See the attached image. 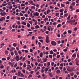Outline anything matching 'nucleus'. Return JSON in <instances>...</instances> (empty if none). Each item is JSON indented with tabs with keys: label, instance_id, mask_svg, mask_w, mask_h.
I'll return each mask as SVG.
<instances>
[{
	"label": "nucleus",
	"instance_id": "58836bf2",
	"mask_svg": "<svg viewBox=\"0 0 79 79\" xmlns=\"http://www.w3.org/2000/svg\"><path fill=\"white\" fill-rule=\"evenodd\" d=\"M61 6H62V7H64L65 5L61 3Z\"/></svg>",
	"mask_w": 79,
	"mask_h": 79
},
{
	"label": "nucleus",
	"instance_id": "a19ab883",
	"mask_svg": "<svg viewBox=\"0 0 79 79\" xmlns=\"http://www.w3.org/2000/svg\"><path fill=\"white\" fill-rule=\"evenodd\" d=\"M17 63H16L14 65V68H16V66H17Z\"/></svg>",
	"mask_w": 79,
	"mask_h": 79
},
{
	"label": "nucleus",
	"instance_id": "338daca9",
	"mask_svg": "<svg viewBox=\"0 0 79 79\" xmlns=\"http://www.w3.org/2000/svg\"><path fill=\"white\" fill-rule=\"evenodd\" d=\"M76 11L77 13H78V12H79V10L77 9L76 10Z\"/></svg>",
	"mask_w": 79,
	"mask_h": 79
},
{
	"label": "nucleus",
	"instance_id": "b1692460",
	"mask_svg": "<svg viewBox=\"0 0 79 79\" xmlns=\"http://www.w3.org/2000/svg\"><path fill=\"white\" fill-rule=\"evenodd\" d=\"M13 8V7L12 6L7 7V8H9V9H10V10H11V8Z\"/></svg>",
	"mask_w": 79,
	"mask_h": 79
},
{
	"label": "nucleus",
	"instance_id": "39448f33",
	"mask_svg": "<svg viewBox=\"0 0 79 79\" xmlns=\"http://www.w3.org/2000/svg\"><path fill=\"white\" fill-rule=\"evenodd\" d=\"M33 14H33L34 16H39V13L37 12H36L35 14V13H34Z\"/></svg>",
	"mask_w": 79,
	"mask_h": 79
},
{
	"label": "nucleus",
	"instance_id": "603ef678",
	"mask_svg": "<svg viewBox=\"0 0 79 79\" xmlns=\"http://www.w3.org/2000/svg\"><path fill=\"white\" fill-rule=\"evenodd\" d=\"M49 57H50V58H52V55H49Z\"/></svg>",
	"mask_w": 79,
	"mask_h": 79
},
{
	"label": "nucleus",
	"instance_id": "8fccbe9b",
	"mask_svg": "<svg viewBox=\"0 0 79 79\" xmlns=\"http://www.w3.org/2000/svg\"><path fill=\"white\" fill-rule=\"evenodd\" d=\"M59 13H56V16H58V15H59Z\"/></svg>",
	"mask_w": 79,
	"mask_h": 79
},
{
	"label": "nucleus",
	"instance_id": "f257e3e1",
	"mask_svg": "<svg viewBox=\"0 0 79 79\" xmlns=\"http://www.w3.org/2000/svg\"><path fill=\"white\" fill-rule=\"evenodd\" d=\"M75 21H76V20H75V19H73V20H70L69 21H67V23H70V24H71V25H73V24H74V23H75Z\"/></svg>",
	"mask_w": 79,
	"mask_h": 79
},
{
	"label": "nucleus",
	"instance_id": "2f4dec72",
	"mask_svg": "<svg viewBox=\"0 0 79 79\" xmlns=\"http://www.w3.org/2000/svg\"><path fill=\"white\" fill-rule=\"evenodd\" d=\"M20 77H24V75H23V74L21 73L20 75Z\"/></svg>",
	"mask_w": 79,
	"mask_h": 79
},
{
	"label": "nucleus",
	"instance_id": "7ed1b4c3",
	"mask_svg": "<svg viewBox=\"0 0 79 79\" xmlns=\"http://www.w3.org/2000/svg\"><path fill=\"white\" fill-rule=\"evenodd\" d=\"M51 44L52 45H54V46H55L56 45V43L55 42V41H52L51 42Z\"/></svg>",
	"mask_w": 79,
	"mask_h": 79
},
{
	"label": "nucleus",
	"instance_id": "0eeeda50",
	"mask_svg": "<svg viewBox=\"0 0 79 79\" xmlns=\"http://www.w3.org/2000/svg\"><path fill=\"white\" fill-rule=\"evenodd\" d=\"M42 60H43V62H46V61H47V60H48L47 59L45 58H43Z\"/></svg>",
	"mask_w": 79,
	"mask_h": 79
},
{
	"label": "nucleus",
	"instance_id": "5701e85b",
	"mask_svg": "<svg viewBox=\"0 0 79 79\" xmlns=\"http://www.w3.org/2000/svg\"><path fill=\"white\" fill-rule=\"evenodd\" d=\"M49 69V68H46L44 69V71H45V72H47V71H48V70Z\"/></svg>",
	"mask_w": 79,
	"mask_h": 79
},
{
	"label": "nucleus",
	"instance_id": "6ab92c4d",
	"mask_svg": "<svg viewBox=\"0 0 79 79\" xmlns=\"http://www.w3.org/2000/svg\"><path fill=\"white\" fill-rule=\"evenodd\" d=\"M63 11H64V9H61L59 10L60 12H63Z\"/></svg>",
	"mask_w": 79,
	"mask_h": 79
},
{
	"label": "nucleus",
	"instance_id": "9d476101",
	"mask_svg": "<svg viewBox=\"0 0 79 79\" xmlns=\"http://www.w3.org/2000/svg\"><path fill=\"white\" fill-rule=\"evenodd\" d=\"M43 55H44V53H43L42 52H41L40 53V57H42Z\"/></svg>",
	"mask_w": 79,
	"mask_h": 79
},
{
	"label": "nucleus",
	"instance_id": "393cba45",
	"mask_svg": "<svg viewBox=\"0 0 79 79\" xmlns=\"http://www.w3.org/2000/svg\"><path fill=\"white\" fill-rule=\"evenodd\" d=\"M18 77H20V75L21 74V72H18Z\"/></svg>",
	"mask_w": 79,
	"mask_h": 79
},
{
	"label": "nucleus",
	"instance_id": "774afa93",
	"mask_svg": "<svg viewBox=\"0 0 79 79\" xmlns=\"http://www.w3.org/2000/svg\"><path fill=\"white\" fill-rule=\"evenodd\" d=\"M30 52H32L33 51V50H32V49L31 48L30 49Z\"/></svg>",
	"mask_w": 79,
	"mask_h": 79
},
{
	"label": "nucleus",
	"instance_id": "4be33fe9",
	"mask_svg": "<svg viewBox=\"0 0 79 79\" xmlns=\"http://www.w3.org/2000/svg\"><path fill=\"white\" fill-rule=\"evenodd\" d=\"M31 26V25L29 23H27V27H29Z\"/></svg>",
	"mask_w": 79,
	"mask_h": 79
},
{
	"label": "nucleus",
	"instance_id": "aec40b11",
	"mask_svg": "<svg viewBox=\"0 0 79 79\" xmlns=\"http://www.w3.org/2000/svg\"><path fill=\"white\" fill-rule=\"evenodd\" d=\"M70 17H71V16H70V15H69L67 18V19L68 20H69V19H70Z\"/></svg>",
	"mask_w": 79,
	"mask_h": 79
},
{
	"label": "nucleus",
	"instance_id": "72a5a7b5",
	"mask_svg": "<svg viewBox=\"0 0 79 79\" xmlns=\"http://www.w3.org/2000/svg\"><path fill=\"white\" fill-rule=\"evenodd\" d=\"M68 33H69V34H71V33L72 32V31L71 30H68Z\"/></svg>",
	"mask_w": 79,
	"mask_h": 79
},
{
	"label": "nucleus",
	"instance_id": "5fc2aeb1",
	"mask_svg": "<svg viewBox=\"0 0 79 79\" xmlns=\"http://www.w3.org/2000/svg\"><path fill=\"white\" fill-rule=\"evenodd\" d=\"M32 40H34L35 39V37L34 36H33L32 37Z\"/></svg>",
	"mask_w": 79,
	"mask_h": 79
},
{
	"label": "nucleus",
	"instance_id": "dca6fc26",
	"mask_svg": "<svg viewBox=\"0 0 79 79\" xmlns=\"http://www.w3.org/2000/svg\"><path fill=\"white\" fill-rule=\"evenodd\" d=\"M56 72L57 73V74H59L60 73V70H57L56 71Z\"/></svg>",
	"mask_w": 79,
	"mask_h": 79
},
{
	"label": "nucleus",
	"instance_id": "ea45409f",
	"mask_svg": "<svg viewBox=\"0 0 79 79\" xmlns=\"http://www.w3.org/2000/svg\"><path fill=\"white\" fill-rule=\"evenodd\" d=\"M20 15L21 16H24V15L23 14H22V13H21V12H20Z\"/></svg>",
	"mask_w": 79,
	"mask_h": 79
},
{
	"label": "nucleus",
	"instance_id": "f03ea898",
	"mask_svg": "<svg viewBox=\"0 0 79 79\" xmlns=\"http://www.w3.org/2000/svg\"><path fill=\"white\" fill-rule=\"evenodd\" d=\"M0 15L2 16H5L6 15V13L5 12H1L0 13Z\"/></svg>",
	"mask_w": 79,
	"mask_h": 79
},
{
	"label": "nucleus",
	"instance_id": "473e14b6",
	"mask_svg": "<svg viewBox=\"0 0 79 79\" xmlns=\"http://www.w3.org/2000/svg\"><path fill=\"white\" fill-rule=\"evenodd\" d=\"M72 5L74 6L75 5V2H73L72 3Z\"/></svg>",
	"mask_w": 79,
	"mask_h": 79
},
{
	"label": "nucleus",
	"instance_id": "f704fd0d",
	"mask_svg": "<svg viewBox=\"0 0 79 79\" xmlns=\"http://www.w3.org/2000/svg\"><path fill=\"white\" fill-rule=\"evenodd\" d=\"M23 66V67H24V68H26V63H24Z\"/></svg>",
	"mask_w": 79,
	"mask_h": 79
},
{
	"label": "nucleus",
	"instance_id": "37998d69",
	"mask_svg": "<svg viewBox=\"0 0 79 79\" xmlns=\"http://www.w3.org/2000/svg\"><path fill=\"white\" fill-rule=\"evenodd\" d=\"M31 6V9H35V6Z\"/></svg>",
	"mask_w": 79,
	"mask_h": 79
},
{
	"label": "nucleus",
	"instance_id": "79ce46f5",
	"mask_svg": "<svg viewBox=\"0 0 79 79\" xmlns=\"http://www.w3.org/2000/svg\"><path fill=\"white\" fill-rule=\"evenodd\" d=\"M60 26H61V24H59L57 26V27H60Z\"/></svg>",
	"mask_w": 79,
	"mask_h": 79
},
{
	"label": "nucleus",
	"instance_id": "1a4fd4ad",
	"mask_svg": "<svg viewBox=\"0 0 79 79\" xmlns=\"http://www.w3.org/2000/svg\"><path fill=\"white\" fill-rule=\"evenodd\" d=\"M14 53L15 54V55H18V52H17V51L15 50L14 51Z\"/></svg>",
	"mask_w": 79,
	"mask_h": 79
},
{
	"label": "nucleus",
	"instance_id": "6e6552de",
	"mask_svg": "<svg viewBox=\"0 0 79 79\" xmlns=\"http://www.w3.org/2000/svg\"><path fill=\"white\" fill-rule=\"evenodd\" d=\"M49 12V13H50V12H51V10H50L48 9L46 11V13H47V14H48Z\"/></svg>",
	"mask_w": 79,
	"mask_h": 79
},
{
	"label": "nucleus",
	"instance_id": "49530a36",
	"mask_svg": "<svg viewBox=\"0 0 79 79\" xmlns=\"http://www.w3.org/2000/svg\"><path fill=\"white\" fill-rule=\"evenodd\" d=\"M17 24H18L19 25L21 24V23H20V22L18 21L17 22Z\"/></svg>",
	"mask_w": 79,
	"mask_h": 79
},
{
	"label": "nucleus",
	"instance_id": "69168bd1",
	"mask_svg": "<svg viewBox=\"0 0 79 79\" xmlns=\"http://www.w3.org/2000/svg\"><path fill=\"white\" fill-rule=\"evenodd\" d=\"M54 62H51V64L52 66H53L54 64Z\"/></svg>",
	"mask_w": 79,
	"mask_h": 79
},
{
	"label": "nucleus",
	"instance_id": "c756f323",
	"mask_svg": "<svg viewBox=\"0 0 79 79\" xmlns=\"http://www.w3.org/2000/svg\"><path fill=\"white\" fill-rule=\"evenodd\" d=\"M50 54L52 55V54H53V52L52 50H51L50 52Z\"/></svg>",
	"mask_w": 79,
	"mask_h": 79
},
{
	"label": "nucleus",
	"instance_id": "0e129e2a",
	"mask_svg": "<svg viewBox=\"0 0 79 79\" xmlns=\"http://www.w3.org/2000/svg\"><path fill=\"white\" fill-rule=\"evenodd\" d=\"M32 77V75L30 74L28 77V78H29V77Z\"/></svg>",
	"mask_w": 79,
	"mask_h": 79
},
{
	"label": "nucleus",
	"instance_id": "f8f14e48",
	"mask_svg": "<svg viewBox=\"0 0 79 79\" xmlns=\"http://www.w3.org/2000/svg\"><path fill=\"white\" fill-rule=\"evenodd\" d=\"M35 29H39V28L40 27L39 26L37 25L35 26Z\"/></svg>",
	"mask_w": 79,
	"mask_h": 79
},
{
	"label": "nucleus",
	"instance_id": "4468645a",
	"mask_svg": "<svg viewBox=\"0 0 79 79\" xmlns=\"http://www.w3.org/2000/svg\"><path fill=\"white\" fill-rule=\"evenodd\" d=\"M72 57H73V58H75V56H76V54H73V55L72 56Z\"/></svg>",
	"mask_w": 79,
	"mask_h": 79
},
{
	"label": "nucleus",
	"instance_id": "ddd939ff",
	"mask_svg": "<svg viewBox=\"0 0 79 79\" xmlns=\"http://www.w3.org/2000/svg\"><path fill=\"white\" fill-rule=\"evenodd\" d=\"M16 60L17 61H19V56H16Z\"/></svg>",
	"mask_w": 79,
	"mask_h": 79
},
{
	"label": "nucleus",
	"instance_id": "a211bd4d",
	"mask_svg": "<svg viewBox=\"0 0 79 79\" xmlns=\"http://www.w3.org/2000/svg\"><path fill=\"white\" fill-rule=\"evenodd\" d=\"M6 55H8V51H5Z\"/></svg>",
	"mask_w": 79,
	"mask_h": 79
},
{
	"label": "nucleus",
	"instance_id": "680f3d73",
	"mask_svg": "<svg viewBox=\"0 0 79 79\" xmlns=\"http://www.w3.org/2000/svg\"><path fill=\"white\" fill-rule=\"evenodd\" d=\"M48 18L46 17L44 19V20H45L46 21L47 20H48Z\"/></svg>",
	"mask_w": 79,
	"mask_h": 79
},
{
	"label": "nucleus",
	"instance_id": "e433bc0d",
	"mask_svg": "<svg viewBox=\"0 0 79 79\" xmlns=\"http://www.w3.org/2000/svg\"><path fill=\"white\" fill-rule=\"evenodd\" d=\"M10 54L12 56H13L14 55V52H10Z\"/></svg>",
	"mask_w": 79,
	"mask_h": 79
},
{
	"label": "nucleus",
	"instance_id": "412c9836",
	"mask_svg": "<svg viewBox=\"0 0 79 79\" xmlns=\"http://www.w3.org/2000/svg\"><path fill=\"white\" fill-rule=\"evenodd\" d=\"M16 19L19 21L21 19V18L19 17H17L16 18Z\"/></svg>",
	"mask_w": 79,
	"mask_h": 79
},
{
	"label": "nucleus",
	"instance_id": "c85d7f7f",
	"mask_svg": "<svg viewBox=\"0 0 79 79\" xmlns=\"http://www.w3.org/2000/svg\"><path fill=\"white\" fill-rule=\"evenodd\" d=\"M68 14H65L64 15V18H65V17H66V16H68Z\"/></svg>",
	"mask_w": 79,
	"mask_h": 79
},
{
	"label": "nucleus",
	"instance_id": "13d9d810",
	"mask_svg": "<svg viewBox=\"0 0 79 79\" xmlns=\"http://www.w3.org/2000/svg\"><path fill=\"white\" fill-rule=\"evenodd\" d=\"M13 79H16V76H14L13 77Z\"/></svg>",
	"mask_w": 79,
	"mask_h": 79
},
{
	"label": "nucleus",
	"instance_id": "423d86ee",
	"mask_svg": "<svg viewBox=\"0 0 79 79\" xmlns=\"http://www.w3.org/2000/svg\"><path fill=\"white\" fill-rule=\"evenodd\" d=\"M5 18L4 17H1L0 19V21H2L3 20H4L5 21Z\"/></svg>",
	"mask_w": 79,
	"mask_h": 79
},
{
	"label": "nucleus",
	"instance_id": "3c124183",
	"mask_svg": "<svg viewBox=\"0 0 79 79\" xmlns=\"http://www.w3.org/2000/svg\"><path fill=\"white\" fill-rule=\"evenodd\" d=\"M60 57V55H58L56 56V58H59Z\"/></svg>",
	"mask_w": 79,
	"mask_h": 79
},
{
	"label": "nucleus",
	"instance_id": "e2e57ef3",
	"mask_svg": "<svg viewBox=\"0 0 79 79\" xmlns=\"http://www.w3.org/2000/svg\"><path fill=\"white\" fill-rule=\"evenodd\" d=\"M64 52H67V49H65L63 50Z\"/></svg>",
	"mask_w": 79,
	"mask_h": 79
},
{
	"label": "nucleus",
	"instance_id": "6e6d98bb",
	"mask_svg": "<svg viewBox=\"0 0 79 79\" xmlns=\"http://www.w3.org/2000/svg\"><path fill=\"white\" fill-rule=\"evenodd\" d=\"M38 38L39 39H41L42 38V37L39 36Z\"/></svg>",
	"mask_w": 79,
	"mask_h": 79
},
{
	"label": "nucleus",
	"instance_id": "2eb2a0df",
	"mask_svg": "<svg viewBox=\"0 0 79 79\" xmlns=\"http://www.w3.org/2000/svg\"><path fill=\"white\" fill-rule=\"evenodd\" d=\"M21 24H23V25H26V23L24 22H23L21 23Z\"/></svg>",
	"mask_w": 79,
	"mask_h": 79
},
{
	"label": "nucleus",
	"instance_id": "a878e982",
	"mask_svg": "<svg viewBox=\"0 0 79 79\" xmlns=\"http://www.w3.org/2000/svg\"><path fill=\"white\" fill-rule=\"evenodd\" d=\"M74 73L73 72L70 73V75L71 76H73V75H74Z\"/></svg>",
	"mask_w": 79,
	"mask_h": 79
},
{
	"label": "nucleus",
	"instance_id": "864d4df0",
	"mask_svg": "<svg viewBox=\"0 0 79 79\" xmlns=\"http://www.w3.org/2000/svg\"><path fill=\"white\" fill-rule=\"evenodd\" d=\"M3 67H4L3 65H2L1 66H0V68H1V69H3Z\"/></svg>",
	"mask_w": 79,
	"mask_h": 79
},
{
	"label": "nucleus",
	"instance_id": "9b49d317",
	"mask_svg": "<svg viewBox=\"0 0 79 79\" xmlns=\"http://www.w3.org/2000/svg\"><path fill=\"white\" fill-rule=\"evenodd\" d=\"M49 74L50 75V77H53V74H52V73L49 72Z\"/></svg>",
	"mask_w": 79,
	"mask_h": 79
},
{
	"label": "nucleus",
	"instance_id": "4c0bfd02",
	"mask_svg": "<svg viewBox=\"0 0 79 79\" xmlns=\"http://www.w3.org/2000/svg\"><path fill=\"white\" fill-rule=\"evenodd\" d=\"M47 65H48V66H50V62H48L47 63Z\"/></svg>",
	"mask_w": 79,
	"mask_h": 79
},
{
	"label": "nucleus",
	"instance_id": "052dcab7",
	"mask_svg": "<svg viewBox=\"0 0 79 79\" xmlns=\"http://www.w3.org/2000/svg\"><path fill=\"white\" fill-rule=\"evenodd\" d=\"M24 16L26 17V18H27V16H28V15H27L26 14H24Z\"/></svg>",
	"mask_w": 79,
	"mask_h": 79
},
{
	"label": "nucleus",
	"instance_id": "7c9ffc66",
	"mask_svg": "<svg viewBox=\"0 0 79 79\" xmlns=\"http://www.w3.org/2000/svg\"><path fill=\"white\" fill-rule=\"evenodd\" d=\"M13 45L15 47H16V43H14V44H13Z\"/></svg>",
	"mask_w": 79,
	"mask_h": 79
},
{
	"label": "nucleus",
	"instance_id": "de8ad7c7",
	"mask_svg": "<svg viewBox=\"0 0 79 79\" xmlns=\"http://www.w3.org/2000/svg\"><path fill=\"white\" fill-rule=\"evenodd\" d=\"M40 69V67H37V68H36V69L37 70H39V69Z\"/></svg>",
	"mask_w": 79,
	"mask_h": 79
},
{
	"label": "nucleus",
	"instance_id": "f3484780",
	"mask_svg": "<svg viewBox=\"0 0 79 79\" xmlns=\"http://www.w3.org/2000/svg\"><path fill=\"white\" fill-rule=\"evenodd\" d=\"M21 19L22 20H24V19H25V17H21Z\"/></svg>",
	"mask_w": 79,
	"mask_h": 79
},
{
	"label": "nucleus",
	"instance_id": "09e8293b",
	"mask_svg": "<svg viewBox=\"0 0 79 79\" xmlns=\"http://www.w3.org/2000/svg\"><path fill=\"white\" fill-rule=\"evenodd\" d=\"M2 61H5V60H6V58H2Z\"/></svg>",
	"mask_w": 79,
	"mask_h": 79
},
{
	"label": "nucleus",
	"instance_id": "20e7f679",
	"mask_svg": "<svg viewBox=\"0 0 79 79\" xmlns=\"http://www.w3.org/2000/svg\"><path fill=\"white\" fill-rule=\"evenodd\" d=\"M46 42L47 43H48L49 42V37L48 36H47L46 37Z\"/></svg>",
	"mask_w": 79,
	"mask_h": 79
},
{
	"label": "nucleus",
	"instance_id": "c9c22d12",
	"mask_svg": "<svg viewBox=\"0 0 79 79\" xmlns=\"http://www.w3.org/2000/svg\"><path fill=\"white\" fill-rule=\"evenodd\" d=\"M77 30V28L76 27H75L74 29V31H76Z\"/></svg>",
	"mask_w": 79,
	"mask_h": 79
},
{
	"label": "nucleus",
	"instance_id": "cd10ccee",
	"mask_svg": "<svg viewBox=\"0 0 79 79\" xmlns=\"http://www.w3.org/2000/svg\"><path fill=\"white\" fill-rule=\"evenodd\" d=\"M28 23H30V24L32 25V21H28Z\"/></svg>",
	"mask_w": 79,
	"mask_h": 79
},
{
	"label": "nucleus",
	"instance_id": "bb28decb",
	"mask_svg": "<svg viewBox=\"0 0 79 79\" xmlns=\"http://www.w3.org/2000/svg\"><path fill=\"white\" fill-rule=\"evenodd\" d=\"M25 6V4L23 3H22L21 4V6Z\"/></svg>",
	"mask_w": 79,
	"mask_h": 79
},
{
	"label": "nucleus",
	"instance_id": "4d7b16f0",
	"mask_svg": "<svg viewBox=\"0 0 79 79\" xmlns=\"http://www.w3.org/2000/svg\"><path fill=\"white\" fill-rule=\"evenodd\" d=\"M3 11H4L3 10H2L1 9H0V12H3Z\"/></svg>",
	"mask_w": 79,
	"mask_h": 79
},
{
	"label": "nucleus",
	"instance_id": "bf43d9fd",
	"mask_svg": "<svg viewBox=\"0 0 79 79\" xmlns=\"http://www.w3.org/2000/svg\"><path fill=\"white\" fill-rule=\"evenodd\" d=\"M73 77H75V78H76V77H77V75H74Z\"/></svg>",
	"mask_w": 79,
	"mask_h": 79
},
{
	"label": "nucleus",
	"instance_id": "c03bdc74",
	"mask_svg": "<svg viewBox=\"0 0 79 79\" xmlns=\"http://www.w3.org/2000/svg\"><path fill=\"white\" fill-rule=\"evenodd\" d=\"M18 53H19V54H21V53H22V52H21L20 51H18Z\"/></svg>",
	"mask_w": 79,
	"mask_h": 79
},
{
	"label": "nucleus",
	"instance_id": "a18cd8bd",
	"mask_svg": "<svg viewBox=\"0 0 79 79\" xmlns=\"http://www.w3.org/2000/svg\"><path fill=\"white\" fill-rule=\"evenodd\" d=\"M22 71L23 73H26V70L25 69H23Z\"/></svg>",
	"mask_w": 79,
	"mask_h": 79
}]
</instances>
